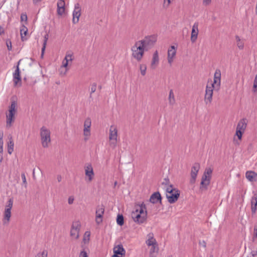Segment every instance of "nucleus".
Listing matches in <instances>:
<instances>
[{
	"label": "nucleus",
	"instance_id": "obj_1",
	"mask_svg": "<svg viewBox=\"0 0 257 257\" xmlns=\"http://www.w3.org/2000/svg\"><path fill=\"white\" fill-rule=\"evenodd\" d=\"M213 169L210 167L206 168L202 175L200 185V190L201 191H206L208 189V186L210 183L211 175Z\"/></svg>",
	"mask_w": 257,
	"mask_h": 257
},
{
	"label": "nucleus",
	"instance_id": "obj_2",
	"mask_svg": "<svg viewBox=\"0 0 257 257\" xmlns=\"http://www.w3.org/2000/svg\"><path fill=\"white\" fill-rule=\"evenodd\" d=\"M166 191L167 192L166 197L170 203H174L178 200L180 191L178 189L174 188L173 185H170L167 187Z\"/></svg>",
	"mask_w": 257,
	"mask_h": 257
},
{
	"label": "nucleus",
	"instance_id": "obj_3",
	"mask_svg": "<svg viewBox=\"0 0 257 257\" xmlns=\"http://www.w3.org/2000/svg\"><path fill=\"white\" fill-rule=\"evenodd\" d=\"M40 136L42 146L44 148L49 147L51 143V132L46 126H42L40 130Z\"/></svg>",
	"mask_w": 257,
	"mask_h": 257
},
{
	"label": "nucleus",
	"instance_id": "obj_4",
	"mask_svg": "<svg viewBox=\"0 0 257 257\" xmlns=\"http://www.w3.org/2000/svg\"><path fill=\"white\" fill-rule=\"evenodd\" d=\"M131 49L133 52V57L138 61H140L143 57L144 52L146 51L144 45L141 44L140 41H138L135 43Z\"/></svg>",
	"mask_w": 257,
	"mask_h": 257
},
{
	"label": "nucleus",
	"instance_id": "obj_5",
	"mask_svg": "<svg viewBox=\"0 0 257 257\" xmlns=\"http://www.w3.org/2000/svg\"><path fill=\"white\" fill-rule=\"evenodd\" d=\"M13 205V199L10 198L7 201L5 206V210L3 214V223L4 225H8L10 221L12 215V208Z\"/></svg>",
	"mask_w": 257,
	"mask_h": 257
},
{
	"label": "nucleus",
	"instance_id": "obj_6",
	"mask_svg": "<svg viewBox=\"0 0 257 257\" xmlns=\"http://www.w3.org/2000/svg\"><path fill=\"white\" fill-rule=\"evenodd\" d=\"M16 108L17 103L15 101H13L12 102L9 107V112L6 115V124L7 127H10L12 126L13 122L14 121V116L17 110Z\"/></svg>",
	"mask_w": 257,
	"mask_h": 257
},
{
	"label": "nucleus",
	"instance_id": "obj_7",
	"mask_svg": "<svg viewBox=\"0 0 257 257\" xmlns=\"http://www.w3.org/2000/svg\"><path fill=\"white\" fill-rule=\"evenodd\" d=\"M157 37L155 35L146 36L144 39L140 40L141 44H143L146 48V51H148L153 48L157 42Z\"/></svg>",
	"mask_w": 257,
	"mask_h": 257
},
{
	"label": "nucleus",
	"instance_id": "obj_8",
	"mask_svg": "<svg viewBox=\"0 0 257 257\" xmlns=\"http://www.w3.org/2000/svg\"><path fill=\"white\" fill-rule=\"evenodd\" d=\"M247 120L246 118H242L238 122L235 133L239 140H241L242 136L247 126Z\"/></svg>",
	"mask_w": 257,
	"mask_h": 257
},
{
	"label": "nucleus",
	"instance_id": "obj_9",
	"mask_svg": "<svg viewBox=\"0 0 257 257\" xmlns=\"http://www.w3.org/2000/svg\"><path fill=\"white\" fill-rule=\"evenodd\" d=\"M80 228L81 223L79 221L72 223L70 229V236L72 239H77L79 238Z\"/></svg>",
	"mask_w": 257,
	"mask_h": 257
},
{
	"label": "nucleus",
	"instance_id": "obj_10",
	"mask_svg": "<svg viewBox=\"0 0 257 257\" xmlns=\"http://www.w3.org/2000/svg\"><path fill=\"white\" fill-rule=\"evenodd\" d=\"M221 71L219 69H216L214 74L213 82L211 84L214 90L216 91H219L221 84Z\"/></svg>",
	"mask_w": 257,
	"mask_h": 257
},
{
	"label": "nucleus",
	"instance_id": "obj_11",
	"mask_svg": "<svg viewBox=\"0 0 257 257\" xmlns=\"http://www.w3.org/2000/svg\"><path fill=\"white\" fill-rule=\"evenodd\" d=\"M83 126L84 140L86 141L89 140L91 136V120L90 118L87 117L85 119Z\"/></svg>",
	"mask_w": 257,
	"mask_h": 257
},
{
	"label": "nucleus",
	"instance_id": "obj_12",
	"mask_svg": "<svg viewBox=\"0 0 257 257\" xmlns=\"http://www.w3.org/2000/svg\"><path fill=\"white\" fill-rule=\"evenodd\" d=\"M85 175L86 180L88 182H91L94 177V173L92 165L90 163H87L84 166Z\"/></svg>",
	"mask_w": 257,
	"mask_h": 257
},
{
	"label": "nucleus",
	"instance_id": "obj_13",
	"mask_svg": "<svg viewBox=\"0 0 257 257\" xmlns=\"http://www.w3.org/2000/svg\"><path fill=\"white\" fill-rule=\"evenodd\" d=\"M104 212V208L103 206H99L96 208L95 211V221L97 225L101 224L103 221V215Z\"/></svg>",
	"mask_w": 257,
	"mask_h": 257
},
{
	"label": "nucleus",
	"instance_id": "obj_14",
	"mask_svg": "<svg viewBox=\"0 0 257 257\" xmlns=\"http://www.w3.org/2000/svg\"><path fill=\"white\" fill-rule=\"evenodd\" d=\"M213 90L212 87L208 85H206L204 96V101L206 104H211L212 102Z\"/></svg>",
	"mask_w": 257,
	"mask_h": 257
},
{
	"label": "nucleus",
	"instance_id": "obj_15",
	"mask_svg": "<svg viewBox=\"0 0 257 257\" xmlns=\"http://www.w3.org/2000/svg\"><path fill=\"white\" fill-rule=\"evenodd\" d=\"M132 217L135 222L140 224L145 222L147 219L146 214L142 215L138 213L137 210L133 211L132 213Z\"/></svg>",
	"mask_w": 257,
	"mask_h": 257
},
{
	"label": "nucleus",
	"instance_id": "obj_16",
	"mask_svg": "<svg viewBox=\"0 0 257 257\" xmlns=\"http://www.w3.org/2000/svg\"><path fill=\"white\" fill-rule=\"evenodd\" d=\"M81 8L78 3L75 4L74 6V9L73 11V19L72 22L74 24H76L78 22L79 17L81 15Z\"/></svg>",
	"mask_w": 257,
	"mask_h": 257
},
{
	"label": "nucleus",
	"instance_id": "obj_17",
	"mask_svg": "<svg viewBox=\"0 0 257 257\" xmlns=\"http://www.w3.org/2000/svg\"><path fill=\"white\" fill-rule=\"evenodd\" d=\"M200 169V164L198 163H195L191 168V176L190 183L192 184L195 183L197 176L198 172Z\"/></svg>",
	"mask_w": 257,
	"mask_h": 257
},
{
	"label": "nucleus",
	"instance_id": "obj_18",
	"mask_svg": "<svg viewBox=\"0 0 257 257\" xmlns=\"http://www.w3.org/2000/svg\"><path fill=\"white\" fill-rule=\"evenodd\" d=\"M125 250L122 244L117 245L113 247V257H124Z\"/></svg>",
	"mask_w": 257,
	"mask_h": 257
},
{
	"label": "nucleus",
	"instance_id": "obj_19",
	"mask_svg": "<svg viewBox=\"0 0 257 257\" xmlns=\"http://www.w3.org/2000/svg\"><path fill=\"white\" fill-rule=\"evenodd\" d=\"M20 63V60L18 62V65L16 67V69L15 72L13 73V81L15 86L17 85L19 83H21V78L20 76V71L19 69V64ZM21 84H20L21 85Z\"/></svg>",
	"mask_w": 257,
	"mask_h": 257
},
{
	"label": "nucleus",
	"instance_id": "obj_20",
	"mask_svg": "<svg viewBox=\"0 0 257 257\" xmlns=\"http://www.w3.org/2000/svg\"><path fill=\"white\" fill-rule=\"evenodd\" d=\"M162 197L159 192H156L153 193L150 198V201L153 204L160 203L162 204Z\"/></svg>",
	"mask_w": 257,
	"mask_h": 257
},
{
	"label": "nucleus",
	"instance_id": "obj_21",
	"mask_svg": "<svg viewBox=\"0 0 257 257\" xmlns=\"http://www.w3.org/2000/svg\"><path fill=\"white\" fill-rule=\"evenodd\" d=\"M65 2L64 0H58L57 4V13L59 16H62L65 13Z\"/></svg>",
	"mask_w": 257,
	"mask_h": 257
},
{
	"label": "nucleus",
	"instance_id": "obj_22",
	"mask_svg": "<svg viewBox=\"0 0 257 257\" xmlns=\"http://www.w3.org/2000/svg\"><path fill=\"white\" fill-rule=\"evenodd\" d=\"M198 23H195L192 27L191 36V41L192 43H194L197 39L198 34Z\"/></svg>",
	"mask_w": 257,
	"mask_h": 257
},
{
	"label": "nucleus",
	"instance_id": "obj_23",
	"mask_svg": "<svg viewBox=\"0 0 257 257\" xmlns=\"http://www.w3.org/2000/svg\"><path fill=\"white\" fill-rule=\"evenodd\" d=\"M176 51L174 46H171L168 51V61L171 64L173 61V57L176 55Z\"/></svg>",
	"mask_w": 257,
	"mask_h": 257
},
{
	"label": "nucleus",
	"instance_id": "obj_24",
	"mask_svg": "<svg viewBox=\"0 0 257 257\" xmlns=\"http://www.w3.org/2000/svg\"><path fill=\"white\" fill-rule=\"evenodd\" d=\"M245 177L250 182H255L257 180V173L252 171H247Z\"/></svg>",
	"mask_w": 257,
	"mask_h": 257
},
{
	"label": "nucleus",
	"instance_id": "obj_25",
	"mask_svg": "<svg viewBox=\"0 0 257 257\" xmlns=\"http://www.w3.org/2000/svg\"><path fill=\"white\" fill-rule=\"evenodd\" d=\"M159 58L158 55V52L157 51H156L153 54V58L152 60L151 67L152 69H155L158 64H159Z\"/></svg>",
	"mask_w": 257,
	"mask_h": 257
},
{
	"label": "nucleus",
	"instance_id": "obj_26",
	"mask_svg": "<svg viewBox=\"0 0 257 257\" xmlns=\"http://www.w3.org/2000/svg\"><path fill=\"white\" fill-rule=\"evenodd\" d=\"M257 209V191L254 193L251 200V210L252 213H255Z\"/></svg>",
	"mask_w": 257,
	"mask_h": 257
},
{
	"label": "nucleus",
	"instance_id": "obj_27",
	"mask_svg": "<svg viewBox=\"0 0 257 257\" xmlns=\"http://www.w3.org/2000/svg\"><path fill=\"white\" fill-rule=\"evenodd\" d=\"M135 210H137L138 213L142 215L146 214V216H147L146 205L144 203H142L141 205L136 206Z\"/></svg>",
	"mask_w": 257,
	"mask_h": 257
},
{
	"label": "nucleus",
	"instance_id": "obj_28",
	"mask_svg": "<svg viewBox=\"0 0 257 257\" xmlns=\"http://www.w3.org/2000/svg\"><path fill=\"white\" fill-rule=\"evenodd\" d=\"M148 236V239L146 241V243L148 246L154 245L155 243H157L156 239L154 238V234L153 233H150Z\"/></svg>",
	"mask_w": 257,
	"mask_h": 257
},
{
	"label": "nucleus",
	"instance_id": "obj_29",
	"mask_svg": "<svg viewBox=\"0 0 257 257\" xmlns=\"http://www.w3.org/2000/svg\"><path fill=\"white\" fill-rule=\"evenodd\" d=\"M21 39L22 41H25L27 39L26 36L28 33V29L24 25H23L20 30Z\"/></svg>",
	"mask_w": 257,
	"mask_h": 257
},
{
	"label": "nucleus",
	"instance_id": "obj_30",
	"mask_svg": "<svg viewBox=\"0 0 257 257\" xmlns=\"http://www.w3.org/2000/svg\"><path fill=\"white\" fill-rule=\"evenodd\" d=\"M116 222L117 224L121 226L124 224V217L121 214H118L116 217Z\"/></svg>",
	"mask_w": 257,
	"mask_h": 257
},
{
	"label": "nucleus",
	"instance_id": "obj_31",
	"mask_svg": "<svg viewBox=\"0 0 257 257\" xmlns=\"http://www.w3.org/2000/svg\"><path fill=\"white\" fill-rule=\"evenodd\" d=\"M169 103L171 105H173L175 102L174 95L172 89H171L169 92Z\"/></svg>",
	"mask_w": 257,
	"mask_h": 257
},
{
	"label": "nucleus",
	"instance_id": "obj_32",
	"mask_svg": "<svg viewBox=\"0 0 257 257\" xmlns=\"http://www.w3.org/2000/svg\"><path fill=\"white\" fill-rule=\"evenodd\" d=\"M14 144L12 139H11L8 144V152L9 154H11L14 151Z\"/></svg>",
	"mask_w": 257,
	"mask_h": 257
},
{
	"label": "nucleus",
	"instance_id": "obj_33",
	"mask_svg": "<svg viewBox=\"0 0 257 257\" xmlns=\"http://www.w3.org/2000/svg\"><path fill=\"white\" fill-rule=\"evenodd\" d=\"M90 231H86L85 232L84 235H83V241L84 243H88L89 240H90Z\"/></svg>",
	"mask_w": 257,
	"mask_h": 257
},
{
	"label": "nucleus",
	"instance_id": "obj_34",
	"mask_svg": "<svg viewBox=\"0 0 257 257\" xmlns=\"http://www.w3.org/2000/svg\"><path fill=\"white\" fill-rule=\"evenodd\" d=\"M73 54L70 52H67L64 60L69 63V62H72L73 61Z\"/></svg>",
	"mask_w": 257,
	"mask_h": 257
},
{
	"label": "nucleus",
	"instance_id": "obj_35",
	"mask_svg": "<svg viewBox=\"0 0 257 257\" xmlns=\"http://www.w3.org/2000/svg\"><path fill=\"white\" fill-rule=\"evenodd\" d=\"M235 39L237 41V46L238 48L240 50H242L244 48V44L243 42L240 41V39L239 36H236Z\"/></svg>",
	"mask_w": 257,
	"mask_h": 257
},
{
	"label": "nucleus",
	"instance_id": "obj_36",
	"mask_svg": "<svg viewBox=\"0 0 257 257\" xmlns=\"http://www.w3.org/2000/svg\"><path fill=\"white\" fill-rule=\"evenodd\" d=\"M140 69L141 73L143 76H145L146 73L147 66L145 64H140Z\"/></svg>",
	"mask_w": 257,
	"mask_h": 257
},
{
	"label": "nucleus",
	"instance_id": "obj_37",
	"mask_svg": "<svg viewBox=\"0 0 257 257\" xmlns=\"http://www.w3.org/2000/svg\"><path fill=\"white\" fill-rule=\"evenodd\" d=\"M48 39V35H45V36H44V42H43V47L42 48V55H43V54H44V51H45V48H46V44H47V42Z\"/></svg>",
	"mask_w": 257,
	"mask_h": 257
},
{
	"label": "nucleus",
	"instance_id": "obj_38",
	"mask_svg": "<svg viewBox=\"0 0 257 257\" xmlns=\"http://www.w3.org/2000/svg\"><path fill=\"white\" fill-rule=\"evenodd\" d=\"M152 248L150 250V253L152 254L153 252L155 251L158 252L159 250V247L157 242L155 243L154 245H151Z\"/></svg>",
	"mask_w": 257,
	"mask_h": 257
},
{
	"label": "nucleus",
	"instance_id": "obj_39",
	"mask_svg": "<svg viewBox=\"0 0 257 257\" xmlns=\"http://www.w3.org/2000/svg\"><path fill=\"white\" fill-rule=\"evenodd\" d=\"M97 88V84L96 83H92L90 86V96H91L92 94L95 92Z\"/></svg>",
	"mask_w": 257,
	"mask_h": 257
},
{
	"label": "nucleus",
	"instance_id": "obj_40",
	"mask_svg": "<svg viewBox=\"0 0 257 257\" xmlns=\"http://www.w3.org/2000/svg\"><path fill=\"white\" fill-rule=\"evenodd\" d=\"M47 251L46 250H44L42 252H39L36 257H47Z\"/></svg>",
	"mask_w": 257,
	"mask_h": 257
},
{
	"label": "nucleus",
	"instance_id": "obj_41",
	"mask_svg": "<svg viewBox=\"0 0 257 257\" xmlns=\"http://www.w3.org/2000/svg\"><path fill=\"white\" fill-rule=\"evenodd\" d=\"M68 64L69 63L63 60V62H62V67H64L66 68V70L64 72L63 74L64 75H65L68 71V68H67V66L68 65Z\"/></svg>",
	"mask_w": 257,
	"mask_h": 257
},
{
	"label": "nucleus",
	"instance_id": "obj_42",
	"mask_svg": "<svg viewBox=\"0 0 257 257\" xmlns=\"http://www.w3.org/2000/svg\"><path fill=\"white\" fill-rule=\"evenodd\" d=\"M253 92H255L257 91V74L256 75L254 82H253Z\"/></svg>",
	"mask_w": 257,
	"mask_h": 257
},
{
	"label": "nucleus",
	"instance_id": "obj_43",
	"mask_svg": "<svg viewBox=\"0 0 257 257\" xmlns=\"http://www.w3.org/2000/svg\"><path fill=\"white\" fill-rule=\"evenodd\" d=\"M162 184L163 185L167 186V187H168L169 185H171V184H170L169 179L168 177L167 178H165L164 179L163 182L162 183Z\"/></svg>",
	"mask_w": 257,
	"mask_h": 257
},
{
	"label": "nucleus",
	"instance_id": "obj_44",
	"mask_svg": "<svg viewBox=\"0 0 257 257\" xmlns=\"http://www.w3.org/2000/svg\"><path fill=\"white\" fill-rule=\"evenodd\" d=\"M21 177H22V179L23 180V183L24 184H25V187H26L27 183V181H26V178L25 174L24 173H22L21 175Z\"/></svg>",
	"mask_w": 257,
	"mask_h": 257
},
{
	"label": "nucleus",
	"instance_id": "obj_45",
	"mask_svg": "<svg viewBox=\"0 0 257 257\" xmlns=\"http://www.w3.org/2000/svg\"><path fill=\"white\" fill-rule=\"evenodd\" d=\"M6 44H7V46L8 49L9 51H11L12 50V48L11 41L10 40H8L7 41V42H6Z\"/></svg>",
	"mask_w": 257,
	"mask_h": 257
},
{
	"label": "nucleus",
	"instance_id": "obj_46",
	"mask_svg": "<svg viewBox=\"0 0 257 257\" xmlns=\"http://www.w3.org/2000/svg\"><path fill=\"white\" fill-rule=\"evenodd\" d=\"M74 198L73 196H70L68 199V203L69 204H72L74 202Z\"/></svg>",
	"mask_w": 257,
	"mask_h": 257
},
{
	"label": "nucleus",
	"instance_id": "obj_47",
	"mask_svg": "<svg viewBox=\"0 0 257 257\" xmlns=\"http://www.w3.org/2000/svg\"><path fill=\"white\" fill-rule=\"evenodd\" d=\"M21 20L22 21L27 22V16L26 14H22L21 16Z\"/></svg>",
	"mask_w": 257,
	"mask_h": 257
},
{
	"label": "nucleus",
	"instance_id": "obj_48",
	"mask_svg": "<svg viewBox=\"0 0 257 257\" xmlns=\"http://www.w3.org/2000/svg\"><path fill=\"white\" fill-rule=\"evenodd\" d=\"M255 238H257V227H254V233L252 237V241H254Z\"/></svg>",
	"mask_w": 257,
	"mask_h": 257
},
{
	"label": "nucleus",
	"instance_id": "obj_49",
	"mask_svg": "<svg viewBox=\"0 0 257 257\" xmlns=\"http://www.w3.org/2000/svg\"><path fill=\"white\" fill-rule=\"evenodd\" d=\"M79 257H88L87 252L84 251H81L79 254Z\"/></svg>",
	"mask_w": 257,
	"mask_h": 257
},
{
	"label": "nucleus",
	"instance_id": "obj_50",
	"mask_svg": "<svg viewBox=\"0 0 257 257\" xmlns=\"http://www.w3.org/2000/svg\"><path fill=\"white\" fill-rule=\"evenodd\" d=\"M113 140H115L116 142H117V130L116 128L113 129Z\"/></svg>",
	"mask_w": 257,
	"mask_h": 257
},
{
	"label": "nucleus",
	"instance_id": "obj_51",
	"mask_svg": "<svg viewBox=\"0 0 257 257\" xmlns=\"http://www.w3.org/2000/svg\"><path fill=\"white\" fill-rule=\"evenodd\" d=\"M199 245L203 246L204 248L206 247V243L204 240L199 241Z\"/></svg>",
	"mask_w": 257,
	"mask_h": 257
},
{
	"label": "nucleus",
	"instance_id": "obj_52",
	"mask_svg": "<svg viewBox=\"0 0 257 257\" xmlns=\"http://www.w3.org/2000/svg\"><path fill=\"white\" fill-rule=\"evenodd\" d=\"M211 3V0H203V4L205 6H208Z\"/></svg>",
	"mask_w": 257,
	"mask_h": 257
},
{
	"label": "nucleus",
	"instance_id": "obj_53",
	"mask_svg": "<svg viewBox=\"0 0 257 257\" xmlns=\"http://www.w3.org/2000/svg\"><path fill=\"white\" fill-rule=\"evenodd\" d=\"M112 127V126H110V130H109V138L110 140H111L112 139V131L111 130Z\"/></svg>",
	"mask_w": 257,
	"mask_h": 257
},
{
	"label": "nucleus",
	"instance_id": "obj_54",
	"mask_svg": "<svg viewBox=\"0 0 257 257\" xmlns=\"http://www.w3.org/2000/svg\"><path fill=\"white\" fill-rule=\"evenodd\" d=\"M251 254L253 257H255L257 255V249L255 250H252Z\"/></svg>",
	"mask_w": 257,
	"mask_h": 257
},
{
	"label": "nucleus",
	"instance_id": "obj_55",
	"mask_svg": "<svg viewBox=\"0 0 257 257\" xmlns=\"http://www.w3.org/2000/svg\"><path fill=\"white\" fill-rule=\"evenodd\" d=\"M3 141L0 140V153H2L3 152Z\"/></svg>",
	"mask_w": 257,
	"mask_h": 257
},
{
	"label": "nucleus",
	"instance_id": "obj_56",
	"mask_svg": "<svg viewBox=\"0 0 257 257\" xmlns=\"http://www.w3.org/2000/svg\"><path fill=\"white\" fill-rule=\"evenodd\" d=\"M61 179H62V177L61 176H58L57 177V180H58V182H60L61 181Z\"/></svg>",
	"mask_w": 257,
	"mask_h": 257
},
{
	"label": "nucleus",
	"instance_id": "obj_57",
	"mask_svg": "<svg viewBox=\"0 0 257 257\" xmlns=\"http://www.w3.org/2000/svg\"><path fill=\"white\" fill-rule=\"evenodd\" d=\"M33 3L34 4H36L37 3H38L39 2H40L41 0H33Z\"/></svg>",
	"mask_w": 257,
	"mask_h": 257
},
{
	"label": "nucleus",
	"instance_id": "obj_58",
	"mask_svg": "<svg viewBox=\"0 0 257 257\" xmlns=\"http://www.w3.org/2000/svg\"><path fill=\"white\" fill-rule=\"evenodd\" d=\"M2 160H3L2 155V153H0V163L2 162Z\"/></svg>",
	"mask_w": 257,
	"mask_h": 257
},
{
	"label": "nucleus",
	"instance_id": "obj_59",
	"mask_svg": "<svg viewBox=\"0 0 257 257\" xmlns=\"http://www.w3.org/2000/svg\"><path fill=\"white\" fill-rule=\"evenodd\" d=\"M117 184V182L116 181H115L114 183V186H116Z\"/></svg>",
	"mask_w": 257,
	"mask_h": 257
},
{
	"label": "nucleus",
	"instance_id": "obj_60",
	"mask_svg": "<svg viewBox=\"0 0 257 257\" xmlns=\"http://www.w3.org/2000/svg\"><path fill=\"white\" fill-rule=\"evenodd\" d=\"M235 144L237 145H239V143L238 142H236Z\"/></svg>",
	"mask_w": 257,
	"mask_h": 257
},
{
	"label": "nucleus",
	"instance_id": "obj_61",
	"mask_svg": "<svg viewBox=\"0 0 257 257\" xmlns=\"http://www.w3.org/2000/svg\"><path fill=\"white\" fill-rule=\"evenodd\" d=\"M150 257H156V256H154V255H152V254H151V255H150Z\"/></svg>",
	"mask_w": 257,
	"mask_h": 257
},
{
	"label": "nucleus",
	"instance_id": "obj_62",
	"mask_svg": "<svg viewBox=\"0 0 257 257\" xmlns=\"http://www.w3.org/2000/svg\"><path fill=\"white\" fill-rule=\"evenodd\" d=\"M254 227H257V222Z\"/></svg>",
	"mask_w": 257,
	"mask_h": 257
},
{
	"label": "nucleus",
	"instance_id": "obj_63",
	"mask_svg": "<svg viewBox=\"0 0 257 257\" xmlns=\"http://www.w3.org/2000/svg\"><path fill=\"white\" fill-rule=\"evenodd\" d=\"M111 257H112V255Z\"/></svg>",
	"mask_w": 257,
	"mask_h": 257
}]
</instances>
